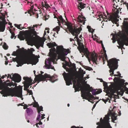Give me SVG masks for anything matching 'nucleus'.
I'll use <instances>...</instances> for the list:
<instances>
[{
    "label": "nucleus",
    "instance_id": "obj_55",
    "mask_svg": "<svg viewBox=\"0 0 128 128\" xmlns=\"http://www.w3.org/2000/svg\"><path fill=\"white\" fill-rule=\"evenodd\" d=\"M41 116H38L37 118V120H41L40 119Z\"/></svg>",
    "mask_w": 128,
    "mask_h": 128
},
{
    "label": "nucleus",
    "instance_id": "obj_53",
    "mask_svg": "<svg viewBox=\"0 0 128 128\" xmlns=\"http://www.w3.org/2000/svg\"><path fill=\"white\" fill-rule=\"evenodd\" d=\"M40 72H41V74H39V75H37V76H36V78H35V79H34V80H35V81H36V82H38V81H36V77L37 76H39V75H40L41 74H42H42H43V73H44V72H42V71H41Z\"/></svg>",
    "mask_w": 128,
    "mask_h": 128
},
{
    "label": "nucleus",
    "instance_id": "obj_34",
    "mask_svg": "<svg viewBox=\"0 0 128 128\" xmlns=\"http://www.w3.org/2000/svg\"><path fill=\"white\" fill-rule=\"evenodd\" d=\"M2 47L5 50H7L8 48V46L5 43H4V44L3 45Z\"/></svg>",
    "mask_w": 128,
    "mask_h": 128
},
{
    "label": "nucleus",
    "instance_id": "obj_63",
    "mask_svg": "<svg viewBox=\"0 0 128 128\" xmlns=\"http://www.w3.org/2000/svg\"><path fill=\"white\" fill-rule=\"evenodd\" d=\"M2 81L1 79V78H0V85H1L2 84Z\"/></svg>",
    "mask_w": 128,
    "mask_h": 128
},
{
    "label": "nucleus",
    "instance_id": "obj_30",
    "mask_svg": "<svg viewBox=\"0 0 128 128\" xmlns=\"http://www.w3.org/2000/svg\"><path fill=\"white\" fill-rule=\"evenodd\" d=\"M21 25V24H14V26L16 27L18 29H19L22 30L23 28L21 26L20 27V26Z\"/></svg>",
    "mask_w": 128,
    "mask_h": 128
},
{
    "label": "nucleus",
    "instance_id": "obj_21",
    "mask_svg": "<svg viewBox=\"0 0 128 128\" xmlns=\"http://www.w3.org/2000/svg\"><path fill=\"white\" fill-rule=\"evenodd\" d=\"M35 44L37 46V48H38L40 46L43 47L44 42L41 40H39L35 42Z\"/></svg>",
    "mask_w": 128,
    "mask_h": 128
},
{
    "label": "nucleus",
    "instance_id": "obj_51",
    "mask_svg": "<svg viewBox=\"0 0 128 128\" xmlns=\"http://www.w3.org/2000/svg\"><path fill=\"white\" fill-rule=\"evenodd\" d=\"M102 100L104 102L105 104L106 103V102L108 101V100H105L104 99H102Z\"/></svg>",
    "mask_w": 128,
    "mask_h": 128
},
{
    "label": "nucleus",
    "instance_id": "obj_23",
    "mask_svg": "<svg viewBox=\"0 0 128 128\" xmlns=\"http://www.w3.org/2000/svg\"><path fill=\"white\" fill-rule=\"evenodd\" d=\"M86 4L82 2H80L78 4V7L80 11L81 9H83L86 7Z\"/></svg>",
    "mask_w": 128,
    "mask_h": 128
},
{
    "label": "nucleus",
    "instance_id": "obj_16",
    "mask_svg": "<svg viewBox=\"0 0 128 128\" xmlns=\"http://www.w3.org/2000/svg\"><path fill=\"white\" fill-rule=\"evenodd\" d=\"M90 57L92 61L95 63H96V62H98L100 59V58L94 53H92Z\"/></svg>",
    "mask_w": 128,
    "mask_h": 128
},
{
    "label": "nucleus",
    "instance_id": "obj_4",
    "mask_svg": "<svg viewBox=\"0 0 128 128\" xmlns=\"http://www.w3.org/2000/svg\"><path fill=\"white\" fill-rule=\"evenodd\" d=\"M2 96L5 97L8 96H15L19 97L22 95V91L19 90L16 91L13 89L6 87L2 91Z\"/></svg>",
    "mask_w": 128,
    "mask_h": 128
},
{
    "label": "nucleus",
    "instance_id": "obj_62",
    "mask_svg": "<svg viewBox=\"0 0 128 128\" xmlns=\"http://www.w3.org/2000/svg\"><path fill=\"white\" fill-rule=\"evenodd\" d=\"M39 121V122L38 123L39 125H41L42 124V122H41V120H38Z\"/></svg>",
    "mask_w": 128,
    "mask_h": 128
},
{
    "label": "nucleus",
    "instance_id": "obj_14",
    "mask_svg": "<svg viewBox=\"0 0 128 128\" xmlns=\"http://www.w3.org/2000/svg\"><path fill=\"white\" fill-rule=\"evenodd\" d=\"M9 77L15 82H19L21 80V77L20 76L17 74H14L12 75V77L11 75L8 74L7 78Z\"/></svg>",
    "mask_w": 128,
    "mask_h": 128
},
{
    "label": "nucleus",
    "instance_id": "obj_33",
    "mask_svg": "<svg viewBox=\"0 0 128 128\" xmlns=\"http://www.w3.org/2000/svg\"><path fill=\"white\" fill-rule=\"evenodd\" d=\"M41 111H43V107L42 106H40L38 108V112H40Z\"/></svg>",
    "mask_w": 128,
    "mask_h": 128
},
{
    "label": "nucleus",
    "instance_id": "obj_44",
    "mask_svg": "<svg viewBox=\"0 0 128 128\" xmlns=\"http://www.w3.org/2000/svg\"><path fill=\"white\" fill-rule=\"evenodd\" d=\"M101 45L102 46V47L103 49V50H104V52H106V51L105 50V48H104L103 44H102V41Z\"/></svg>",
    "mask_w": 128,
    "mask_h": 128
},
{
    "label": "nucleus",
    "instance_id": "obj_50",
    "mask_svg": "<svg viewBox=\"0 0 128 128\" xmlns=\"http://www.w3.org/2000/svg\"><path fill=\"white\" fill-rule=\"evenodd\" d=\"M118 74H116L115 75V76H119L121 78L122 77L121 76V74L120 73V72H118Z\"/></svg>",
    "mask_w": 128,
    "mask_h": 128
},
{
    "label": "nucleus",
    "instance_id": "obj_42",
    "mask_svg": "<svg viewBox=\"0 0 128 128\" xmlns=\"http://www.w3.org/2000/svg\"><path fill=\"white\" fill-rule=\"evenodd\" d=\"M119 45L121 47H123L124 45V43L122 41L120 42L119 44Z\"/></svg>",
    "mask_w": 128,
    "mask_h": 128
},
{
    "label": "nucleus",
    "instance_id": "obj_22",
    "mask_svg": "<svg viewBox=\"0 0 128 128\" xmlns=\"http://www.w3.org/2000/svg\"><path fill=\"white\" fill-rule=\"evenodd\" d=\"M58 24L60 26V22H61L63 24V23L64 22L65 23L66 25L67 26L66 24L68 23V22H66L64 20V19L63 18L62 16H60L58 17ZM68 23L70 24L69 23Z\"/></svg>",
    "mask_w": 128,
    "mask_h": 128
},
{
    "label": "nucleus",
    "instance_id": "obj_11",
    "mask_svg": "<svg viewBox=\"0 0 128 128\" xmlns=\"http://www.w3.org/2000/svg\"><path fill=\"white\" fill-rule=\"evenodd\" d=\"M23 79L25 81H24V90H26L27 91L29 89L28 88L30 86L32 85L33 83L32 82V80L30 78H29L27 77H23Z\"/></svg>",
    "mask_w": 128,
    "mask_h": 128
},
{
    "label": "nucleus",
    "instance_id": "obj_35",
    "mask_svg": "<svg viewBox=\"0 0 128 128\" xmlns=\"http://www.w3.org/2000/svg\"><path fill=\"white\" fill-rule=\"evenodd\" d=\"M112 118L113 122H114V121L116 120V117L114 115H113L112 116Z\"/></svg>",
    "mask_w": 128,
    "mask_h": 128
},
{
    "label": "nucleus",
    "instance_id": "obj_59",
    "mask_svg": "<svg viewBox=\"0 0 128 128\" xmlns=\"http://www.w3.org/2000/svg\"><path fill=\"white\" fill-rule=\"evenodd\" d=\"M124 90L126 91H128V88L125 86H124Z\"/></svg>",
    "mask_w": 128,
    "mask_h": 128
},
{
    "label": "nucleus",
    "instance_id": "obj_29",
    "mask_svg": "<svg viewBox=\"0 0 128 128\" xmlns=\"http://www.w3.org/2000/svg\"><path fill=\"white\" fill-rule=\"evenodd\" d=\"M60 30V27L58 26H56L53 29V30L56 31L57 34H58V32Z\"/></svg>",
    "mask_w": 128,
    "mask_h": 128
},
{
    "label": "nucleus",
    "instance_id": "obj_6",
    "mask_svg": "<svg viewBox=\"0 0 128 128\" xmlns=\"http://www.w3.org/2000/svg\"><path fill=\"white\" fill-rule=\"evenodd\" d=\"M64 78L66 85L69 86L72 84V81L74 84H76V78L74 77L76 76V74L73 72H71L69 73H65L63 74Z\"/></svg>",
    "mask_w": 128,
    "mask_h": 128
},
{
    "label": "nucleus",
    "instance_id": "obj_52",
    "mask_svg": "<svg viewBox=\"0 0 128 128\" xmlns=\"http://www.w3.org/2000/svg\"><path fill=\"white\" fill-rule=\"evenodd\" d=\"M28 106L26 104H25L24 105V107L23 108L24 109H26V110H27V109L28 108H27Z\"/></svg>",
    "mask_w": 128,
    "mask_h": 128
},
{
    "label": "nucleus",
    "instance_id": "obj_61",
    "mask_svg": "<svg viewBox=\"0 0 128 128\" xmlns=\"http://www.w3.org/2000/svg\"><path fill=\"white\" fill-rule=\"evenodd\" d=\"M63 64V67L64 68H65V67H66V64H65L63 63H62Z\"/></svg>",
    "mask_w": 128,
    "mask_h": 128
},
{
    "label": "nucleus",
    "instance_id": "obj_1",
    "mask_svg": "<svg viewBox=\"0 0 128 128\" xmlns=\"http://www.w3.org/2000/svg\"><path fill=\"white\" fill-rule=\"evenodd\" d=\"M26 54H27L30 56V58H26L24 56H21L18 59L17 62L21 66L24 64H36L38 62V59L35 57V55L33 54V52L29 49L28 50L26 51Z\"/></svg>",
    "mask_w": 128,
    "mask_h": 128
},
{
    "label": "nucleus",
    "instance_id": "obj_47",
    "mask_svg": "<svg viewBox=\"0 0 128 128\" xmlns=\"http://www.w3.org/2000/svg\"><path fill=\"white\" fill-rule=\"evenodd\" d=\"M103 86L104 87H108L107 83L105 82H104L103 83Z\"/></svg>",
    "mask_w": 128,
    "mask_h": 128
},
{
    "label": "nucleus",
    "instance_id": "obj_54",
    "mask_svg": "<svg viewBox=\"0 0 128 128\" xmlns=\"http://www.w3.org/2000/svg\"><path fill=\"white\" fill-rule=\"evenodd\" d=\"M42 116H41V120H42L43 119H44L45 118V117H44V116H45V114H41Z\"/></svg>",
    "mask_w": 128,
    "mask_h": 128
},
{
    "label": "nucleus",
    "instance_id": "obj_41",
    "mask_svg": "<svg viewBox=\"0 0 128 128\" xmlns=\"http://www.w3.org/2000/svg\"><path fill=\"white\" fill-rule=\"evenodd\" d=\"M86 86L88 87L89 88H88V89H89V90H94L92 88V87H90V86L89 84H86Z\"/></svg>",
    "mask_w": 128,
    "mask_h": 128
},
{
    "label": "nucleus",
    "instance_id": "obj_31",
    "mask_svg": "<svg viewBox=\"0 0 128 128\" xmlns=\"http://www.w3.org/2000/svg\"><path fill=\"white\" fill-rule=\"evenodd\" d=\"M50 46L52 47H53V48H54V46H57V45L56 43L55 42H54L52 43H50L49 44Z\"/></svg>",
    "mask_w": 128,
    "mask_h": 128
},
{
    "label": "nucleus",
    "instance_id": "obj_49",
    "mask_svg": "<svg viewBox=\"0 0 128 128\" xmlns=\"http://www.w3.org/2000/svg\"><path fill=\"white\" fill-rule=\"evenodd\" d=\"M34 105L35 106H39L38 104V103L37 102H36L35 101H34Z\"/></svg>",
    "mask_w": 128,
    "mask_h": 128
},
{
    "label": "nucleus",
    "instance_id": "obj_20",
    "mask_svg": "<svg viewBox=\"0 0 128 128\" xmlns=\"http://www.w3.org/2000/svg\"><path fill=\"white\" fill-rule=\"evenodd\" d=\"M86 19L85 17L84 16L82 15L81 14L78 16L77 19L78 21L80 23H82L83 24L85 23L84 19Z\"/></svg>",
    "mask_w": 128,
    "mask_h": 128
},
{
    "label": "nucleus",
    "instance_id": "obj_3",
    "mask_svg": "<svg viewBox=\"0 0 128 128\" xmlns=\"http://www.w3.org/2000/svg\"><path fill=\"white\" fill-rule=\"evenodd\" d=\"M56 49L55 48H51L50 50L49 54L50 57V58H48L46 60V59L45 62V66L47 68V69H53L54 67L51 65L52 62H54L55 60L56 59L57 55L56 53Z\"/></svg>",
    "mask_w": 128,
    "mask_h": 128
},
{
    "label": "nucleus",
    "instance_id": "obj_19",
    "mask_svg": "<svg viewBox=\"0 0 128 128\" xmlns=\"http://www.w3.org/2000/svg\"><path fill=\"white\" fill-rule=\"evenodd\" d=\"M124 0H113V2L114 3L113 4L114 8L118 7V6H120L122 5V2H123Z\"/></svg>",
    "mask_w": 128,
    "mask_h": 128
},
{
    "label": "nucleus",
    "instance_id": "obj_32",
    "mask_svg": "<svg viewBox=\"0 0 128 128\" xmlns=\"http://www.w3.org/2000/svg\"><path fill=\"white\" fill-rule=\"evenodd\" d=\"M10 33L11 34V38H13L15 36V34L14 32H12V30L11 29H10L9 30Z\"/></svg>",
    "mask_w": 128,
    "mask_h": 128
},
{
    "label": "nucleus",
    "instance_id": "obj_8",
    "mask_svg": "<svg viewBox=\"0 0 128 128\" xmlns=\"http://www.w3.org/2000/svg\"><path fill=\"white\" fill-rule=\"evenodd\" d=\"M110 118L109 115H106L105 117L102 119L101 118L100 119V122H97L96 123L98 125L96 128H109L110 127V125L109 122V120Z\"/></svg>",
    "mask_w": 128,
    "mask_h": 128
},
{
    "label": "nucleus",
    "instance_id": "obj_46",
    "mask_svg": "<svg viewBox=\"0 0 128 128\" xmlns=\"http://www.w3.org/2000/svg\"><path fill=\"white\" fill-rule=\"evenodd\" d=\"M28 90V91H27V92L29 93V95L32 94L33 93L32 92V91L31 90Z\"/></svg>",
    "mask_w": 128,
    "mask_h": 128
},
{
    "label": "nucleus",
    "instance_id": "obj_38",
    "mask_svg": "<svg viewBox=\"0 0 128 128\" xmlns=\"http://www.w3.org/2000/svg\"><path fill=\"white\" fill-rule=\"evenodd\" d=\"M90 92H92V94L93 95H95L97 94L96 92L94 90H90Z\"/></svg>",
    "mask_w": 128,
    "mask_h": 128
},
{
    "label": "nucleus",
    "instance_id": "obj_48",
    "mask_svg": "<svg viewBox=\"0 0 128 128\" xmlns=\"http://www.w3.org/2000/svg\"><path fill=\"white\" fill-rule=\"evenodd\" d=\"M120 81L122 82V85H124V82H125V80H124L123 79H121L120 80Z\"/></svg>",
    "mask_w": 128,
    "mask_h": 128
},
{
    "label": "nucleus",
    "instance_id": "obj_7",
    "mask_svg": "<svg viewBox=\"0 0 128 128\" xmlns=\"http://www.w3.org/2000/svg\"><path fill=\"white\" fill-rule=\"evenodd\" d=\"M66 25L67 26V28L69 31L73 36H75L74 38L75 40H76L75 39L76 38L78 43L80 44L81 40L78 38V34H80V31L82 30V28H78L75 27L73 28L72 24L68 23L66 24Z\"/></svg>",
    "mask_w": 128,
    "mask_h": 128
},
{
    "label": "nucleus",
    "instance_id": "obj_56",
    "mask_svg": "<svg viewBox=\"0 0 128 128\" xmlns=\"http://www.w3.org/2000/svg\"><path fill=\"white\" fill-rule=\"evenodd\" d=\"M122 3H123V4H126V6L127 7L128 6V3H127L126 2H124V1H123V2H122Z\"/></svg>",
    "mask_w": 128,
    "mask_h": 128
},
{
    "label": "nucleus",
    "instance_id": "obj_15",
    "mask_svg": "<svg viewBox=\"0 0 128 128\" xmlns=\"http://www.w3.org/2000/svg\"><path fill=\"white\" fill-rule=\"evenodd\" d=\"M118 88L116 87L114 88H110L109 89H108L106 92V93L108 94H109L111 96L114 95V93H117L118 94L119 92H118Z\"/></svg>",
    "mask_w": 128,
    "mask_h": 128
},
{
    "label": "nucleus",
    "instance_id": "obj_9",
    "mask_svg": "<svg viewBox=\"0 0 128 128\" xmlns=\"http://www.w3.org/2000/svg\"><path fill=\"white\" fill-rule=\"evenodd\" d=\"M118 62L116 59L112 58L108 61V65L110 68V75L113 74L114 70L118 67Z\"/></svg>",
    "mask_w": 128,
    "mask_h": 128
},
{
    "label": "nucleus",
    "instance_id": "obj_43",
    "mask_svg": "<svg viewBox=\"0 0 128 128\" xmlns=\"http://www.w3.org/2000/svg\"><path fill=\"white\" fill-rule=\"evenodd\" d=\"M6 86H14V84L13 83H8L6 84Z\"/></svg>",
    "mask_w": 128,
    "mask_h": 128
},
{
    "label": "nucleus",
    "instance_id": "obj_27",
    "mask_svg": "<svg viewBox=\"0 0 128 128\" xmlns=\"http://www.w3.org/2000/svg\"><path fill=\"white\" fill-rule=\"evenodd\" d=\"M104 52V55H103L102 56L103 57L102 58V60L103 61H104L105 60V59L106 60H107V62H108V61H109V60H108V58H107V54H106V52Z\"/></svg>",
    "mask_w": 128,
    "mask_h": 128
},
{
    "label": "nucleus",
    "instance_id": "obj_17",
    "mask_svg": "<svg viewBox=\"0 0 128 128\" xmlns=\"http://www.w3.org/2000/svg\"><path fill=\"white\" fill-rule=\"evenodd\" d=\"M73 88H74L75 92L80 91V89L81 90V92L84 89L80 83H78L77 84H74L73 85Z\"/></svg>",
    "mask_w": 128,
    "mask_h": 128
},
{
    "label": "nucleus",
    "instance_id": "obj_5",
    "mask_svg": "<svg viewBox=\"0 0 128 128\" xmlns=\"http://www.w3.org/2000/svg\"><path fill=\"white\" fill-rule=\"evenodd\" d=\"M55 52L56 54L58 55V58L59 59L63 61L65 60V56L67 55L68 54L70 53V51L68 49H65L62 46H59L56 48Z\"/></svg>",
    "mask_w": 128,
    "mask_h": 128
},
{
    "label": "nucleus",
    "instance_id": "obj_24",
    "mask_svg": "<svg viewBox=\"0 0 128 128\" xmlns=\"http://www.w3.org/2000/svg\"><path fill=\"white\" fill-rule=\"evenodd\" d=\"M5 26L4 24L1 21H0V31L3 32L5 29Z\"/></svg>",
    "mask_w": 128,
    "mask_h": 128
},
{
    "label": "nucleus",
    "instance_id": "obj_39",
    "mask_svg": "<svg viewBox=\"0 0 128 128\" xmlns=\"http://www.w3.org/2000/svg\"><path fill=\"white\" fill-rule=\"evenodd\" d=\"M44 7L47 9L49 8H50V6L47 3H45Z\"/></svg>",
    "mask_w": 128,
    "mask_h": 128
},
{
    "label": "nucleus",
    "instance_id": "obj_37",
    "mask_svg": "<svg viewBox=\"0 0 128 128\" xmlns=\"http://www.w3.org/2000/svg\"><path fill=\"white\" fill-rule=\"evenodd\" d=\"M89 98L90 100H92V99H95V98L94 96H93L92 94L88 96V98Z\"/></svg>",
    "mask_w": 128,
    "mask_h": 128
},
{
    "label": "nucleus",
    "instance_id": "obj_13",
    "mask_svg": "<svg viewBox=\"0 0 128 128\" xmlns=\"http://www.w3.org/2000/svg\"><path fill=\"white\" fill-rule=\"evenodd\" d=\"M90 92V90H89L88 89L84 88L83 90L81 91V96L83 99L88 100V101L93 103L94 102L90 101L88 98V96L91 94Z\"/></svg>",
    "mask_w": 128,
    "mask_h": 128
},
{
    "label": "nucleus",
    "instance_id": "obj_26",
    "mask_svg": "<svg viewBox=\"0 0 128 128\" xmlns=\"http://www.w3.org/2000/svg\"><path fill=\"white\" fill-rule=\"evenodd\" d=\"M26 112L28 115H30L32 114L33 110L31 108H28L26 110Z\"/></svg>",
    "mask_w": 128,
    "mask_h": 128
},
{
    "label": "nucleus",
    "instance_id": "obj_28",
    "mask_svg": "<svg viewBox=\"0 0 128 128\" xmlns=\"http://www.w3.org/2000/svg\"><path fill=\"white\" fill-rule=\"evenodd\" d=\"M116 8H114L115 9H116V11L115 12V13L116 14V16H117L118 15V14L119 13V12L120 11V7L117 8H117H116V7L115 6Z\"/></svg>",
    "mask_w": 128,
    "mask_h": 128
},
{
    "label": "nucleus",
    "instance_id": "obj_40",
    "mask_svg": "<svg viewBox=\"0 0 128 128\" xmlns=\"http://www.w3.org/2000/svg\"><path fill=\"white\" fill-rule=\"evenodd\" d=\"M85 68L87 70H88L90 71L92 70V68L88 66H86Z\"/></svg>",
    "mask_w": 128,
    "mask_h": 128
},
{
    "label": "nucleus",
    "instance_id": "obj_12",
    "mask_svg": "<svg viewBox=\"0 0 128 128\" xmlns=\"http://www.w3.org/2000/svg\"><path fill=\"white\" fill-rule=\"evenodd\" d=\"M107 14L108 17V18L106 15L105 16V17L103 18L104 21L107 22L108 20L109 21H111L113 23L116 24L118 20L117 18L114 17L112 15L108 13Z\"/></svg>",
    "mask_w": 128,
    "mask_h": 128
},
{
    "label": "nucleus",
    "instance_id": "obj_58",
    "mask_svg": "<svg viewBox=\"0 0 128 128\" xmlns=\"http://www.w3.org/2000/svg\"><path fill=\"white\" fill-rule=\"evenodd\" d=\"M16 52H14L12 54V55L14 56H16Z\"/></svg>",
    "mask_w": 128,
    "mask_h": 128
},
{
    "label": "nucleus",
    "instance_id": "obj_64",
    "mask_svg": "<svg viewBox=\"0 0 128 128\" xmlns=\"http://www.w3.org/2000/svg\"><path fill=\"white\" fill-rule=\"evenodd\" d=\"M23 104H24V102H23L22 103V104H20L19 105H18V106H19L20 105L22 106H24V105H23Z\"/></svg>",
    "mask_w": 128,
    "mask_h": 128
},
{
    "label": "nucleus",
    "instance_id": "obj_36",
    "mask_svg": "<svg viewBox=\"0 0 128 128\" xmlns=\"http://www.w3.org/2000/svg\"><path fill=\"white\" fill-rule=\"evenodd\" d=\"M89 98L90 100H92V99H95V98L94 96H93L92 94L88 96V98Z\"/></svg>",
    "mask_w": 128,
    "mask_h": 128
},
{
    "label": "nucleus",
    "instance_id": "obj_60",
    "mask_svg": "<svg viewBox=\"0 0 128 128\" xmlns=\"http://www.w3.org/2000/svg\"><path fill=\"white\" fill-rule=\"evenodd\" d=\"M3 20V22L1 21L2 23H3V24H5V23L6 22V20H5V19H4V20Z\"/></svg>",
    "mask_w": 128,
    "mask_h": 128
},
{
    "label": "nucleus",
    "instance_id": "obj_18",
    "mask_svg": "<svg viewBox=\"0 0 128 128\" xmlns=\"http://www.w3.org/2000/svg\"><path fill=\"white\" fill-rule=\"evenodd\" d=\"M80 51V53H81V52H82L84 54V55H85L86 58L88 59V60L89 61V52L87 49H85L84 47L83 46V48H81L80 50H79Z\"/></svg>",
    "mask_w": 128,
    "mask_h": 128
},
{
    "label": "nucleus",
    "instance_id": "obj_10",
    "mask_svg": "<svg viewBox=\"0 0 128 128\" xmlns=\"http://www.w3.org/2000/svg\"><path fill=\"white\" fill-rule=\"evenodd\" d=\"M50 78V80L52 82L56 80V77L54 76H51L47 74H44V75L41 74L39 76H37L36 77V80L38 81V83L40 81H45L46 78Z\"/></svg>",
    "mask_w": 128,
    "mask_h": 128
},
{
    "label": "nucleus",
    "instance_id": "obj_25",
    "mask_svg": "<svg viewBox=\"0 0 128 128\" xmlns=\"http://www.w3.org/2000/svg\"><path fill=\"white\" fill-rule=\"evenodd\" d=\"M34 5H33L31 6L30 7V9L28 11V13L30 14V16L31 15V14L32 13L33 14H34V13L33 12L34 11H36V10L35 9H34Z\"/></svg>",
    "mask_w": 128,
    "mask_h": 128
},
{
    "label": "nucleus",
    "instance_id": "obj_2",
    "mask_svg": "<svg viewBox=\"0 0 128 128\" xmlns=\"http://www.w3.org/2000/svg\"><path fill=\"white\" fill-rule=\"evenodd\" d=\"M25 34L24 36L22 35L18 36V37L22 40H24L25 39L27 42L30 44H32L35 42L36 38L34 36L36 35V32L33 28H29V30L25 31Z\"/></svg>",
    "mask_w": 128,
    "mask_h": 128
},
{
    "label": "nucleus",
    "instance_id": "obj_45",
    "mask_svg": "<svg viewBox=\"0 0 128 128\" xmlns=\"http://www.w3.org/2000/svg\"><path fill=\"white\" fill-rule=\"evenodd\" d=\"M96 92L97 94H98L100 93L101 92H102V90L101 89H100L98 90Z\"/></svg>",
    "mask_w": 128,
    "mask_h": 128
},
{
    "label": "nucleus",
    "instance_id": "obj_57",
    "mask_svg": "<svg viewBox=\"0 0 128 128\" xmlns=\"http://www.w3.org/2000/svg\"><path fill=\"white\" fill-rule=\"evenodd\" d=\"M37 26L36 25H34L33 26V27H29V28H34V27H37Z\"/></svg>",
    "mask_w": 128,
    "mask_h": 128
}]
</instances>
